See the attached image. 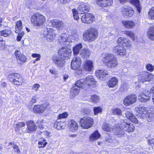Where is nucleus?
<instances>
[{
	"mask_svg": "<svg viewBox=\"0 0 154 154\" xmlns=\"http://www.w3.org/2000/svg\"><path fill=\"white\" fill-rule=\"evenodd\" d=\"M13 147L15 152H17V153L20 152V150L19 149V147L17 145H14Z\"/></svg>",
	"mask_w": 154,
	"mask_h": 154,
	"instance_id": "e2e57ef3",
	"label": "nucleus"
},
{
	"mask_svg": "<svg viewBox=\"0 0 154 154\" xmlns=\"http://www.w3.org/2000/svg\"><path fill=\"white\" fill-rule=\"evenodd\" d=\"M118 82V80L116 78L112 77L109 79L107 84L109 88H113L117 85Z\"/></svg>",
	"mask_w": 154,
	"mask_h": 154,
	"instance_id": "2f4dec72",
	"label": "nucleus"
},
{
	"mask_svg": "<svg viewBox=\"0 0 154 154\" xmlns=\"http://www.w3.org/2000/svg\"><path fill=\"white\" fill-rule=\"evenodd\" d=\"M147 34L149 38L154 40V26H151L148 28Z\"/></svg>",
	"mask_w": 154,
	"mask_h": 154,
	"instance_id": "7c9ffc66",
	"label": "nucleus"
},
{
	"mask_svg": "<svg viewBox=\"0 0 154 154\" xmlns=\"http://www.w3.org/2000/svg\"><path fill=\"white\" fill-rule=\"evenodd\" d=\"M102 109L100 107H94L93 109V110L95 115H97L98 114L101 113Z\"/></svg>",
	"mask_w": 154,
	"mask_h": 154,
	"instance_id": "864d4df0",
	"label": "nucleus"
},
{
	"mask_svg": "<svg viewBox=\"0 0 154 154\" xmlns=\"http://www.w3.org/2000/svg\"><path fill=\"white\" fill-rule=\"evenodd\" d=\"M81 62V60L79 57L74 58L71 62V68L74 70L79 69L80 66Z\"/></svg>",
	"mask_w": 154,
	"mask_h": 154,
	"instance_id": "2eb2a0df",
	"label": "nucleus"
},
{
	"mask_svg": "<svg viewBox=\"0 0 154 154\" xmlns=\"http://www.w3.org/2000/svg\"><path fill=\"white\" fill-rule=\"evenodd\" d=\"M124 33L130 37L133 41L135 40V38L134 34L132 31L130 30H126L124 32Z\"/></svg>",
	"mask_w": 154,
	"mask_h": 154,
	"instance_id": "c03bdc74",
	"label": "nucleus"
},
{
	"mask_svg": "<svg viewBox=\"0 0 154 154\" xmlns=\"http://www.w3.org/2000/svg\"><path fill=\"white\" fill-rule=\"evenodd\" d=\"M18 34L17 36V40L18 42L20 41L22 38V37L24 35V32H21L18 33Z\"/></svg>",
	"mask_w": 154,
	"mask_h": 154,
	"instance_id": "13d9d810",
	"label": "nucleus"
},
{
	"mask_svg": "<svg viewBox=\"0 0 154 154\" xmlns=\"http://www.w3.org/2000/svg\"><path fill=\"white\" fill-rule=\"evenodd\" d=\"M50 72L53 75H55L57 74V71H56L55 69H51L50 70Z\"/></svg>",
	"mask_w": 154,
	"mask_h": 154,
	"instance_id": "774afa93",
	"label": "nucleus"
},
{
	"mask_svg": "<svg viewBox=\"0 0 154 154\" xmlns=\"http://www.w3.org/2000/svg\"><path fill=\"white\" fill-rule=\"evenodd\" d=\"M8 78L12 83L18 85H21L23 82L22 75L17 73L9 74Z\"/></svg>",
	"mask_w": 154,
	"mask_h": 154,
	"instance_id": "39448f33",
	"label": "nucleus"
},
{
	"mask_svg": "<svg viewBox=\"0 0 154 154\" xmlns=\"http://www.w3.org/2000/svg\"><path fill=\"white\" fill-rule=\"evenodd\" d=\"M22 29V23L20 20L17 21L16 23L15 32L16 33H18L20 32Z\"/></svg>",
	"mask_w": 154,
	"mask_h": 154,
	"instance_id": "ea45409f",
	"label": "nucleus"
},
{
	"mask_svg": "<svg viewBox=\"0 0 154 154\" xmlns=\"http://www.w3.org/2000/svg\"><path fill=\"white\" fill-rule=\"evenodd\" d=\"M146 68L147 70L150 72H152L154 70V66L151 64L148 63L146 66Z\"/></svg>",
	"mask_w": 154,
	"mask_h": 154,
	"instance_id": "5fc2aeb1",
	"label": "nucleus"
},
{
	"mask_svg": "<svg viewBox=\"0 0 154 154\" xmlns=\"http://www.w3.org/2000/svg\"><path fill=\"white\" fill-rule=\"evenodd\" d=\"M102 128L104 130L107 132L110 131L111 129V125L106 123L103 124Z\"/></svg>",
	"mask_w": 154,
	"mask_h": 154,
	"instance_id": "de8ad7c7",
	"label": "nucleus"
},
{
	"mask_svg": "<svg viewBox=\"0 0 154 154\" xmlns=\"http://www.w3.org/2000/svg\"><path fill=\"white\" fill-rule=\"evenodd\" d=\"M100 137V134L98 132L96 131L92 134L90 136V140L91 141L93 142L97 140Z\"/></svg>",
	"mask_w": 154,
	"mask_h": 154,
	"instance_id": "72a5a7b5",
	"label": "nucleus"
},
{
	"mask_svg": "<svg viewBox=\"0 0 154 154\" xmlns=\"http://www.w3.org/2000/svg\"><path fill=\"white\" fill-rule=\"evenodd\" d=\"M11 31L9 29H4L0 32V35L7 37L11 33Z\"/></svg>",
	"mask_w": 154,
	"mask_h": 154,
	"instance_id": "49530a36",
	"label": "nucleus"
},
{
	"mask_svg": "<svg viewBox=\"0 0 154 154\" xmlns=\"http://www.w3.org/2000/svg\"><path fill=\"white\" fill-rule=\"evenodd\" d=\"M148 143L149 145L151 146H152L153 144L154 145V139L148 140Z\"/></svg>",
	"mask_w": 154,
	"mask_h": 154,
	"instance_id": "69168bd1",
	"label": "nucleus"
},
{
	"mask_svg": "<svg viewBox=\"0 0 154 154\" xmlns=\"http://www.w3.org/2000/svg\"><path fill=\"white\" fill-rule=\"evenodd\" d=\"M51 23L53 26L58 30H63L64 26L63 22L58 19H55L51 21Z\"/></svg>",
	"mask_w": 154,
	"mask_h": 154,
	"instance_id": "412c9836",
	"label": "nucleus"
},
{
	"mask_svg": "<svg viewBox=\"0 0 154 154\" xmlns=\"http://www.w3.org/2000/svg\"><path fill=\"white\" fill-rule=\"evenodd\" d=\"M68 128L69 131L74 132L77 131L78 125L76 121L73 119H70L68 122Z\"/></svg>",
	"mask_w": 154,
	"mask_h": 154,
	"instance_id": "dca6fc26",
	"label": "nucleus"
},
{
	"mask_svg": "<svg viewBox=\"0 0 154 154\" xmlns=\"http://www.w3.org/2000/svg\"><path fill=\"white\" fill-rule=\"evenodd\" d=\"M125 115L126 117L131 122L135 124L138 123V120L135 118L131 111H127L125 113Z\"/></svg>",
	"mask_w": 154,
	"mask_h": 154,
	"instance_id": "bb28decb",
	"label": "nucleus"
},
{
	"mask_svg": "<svg viewBox=\"0 0 154 154\" xmlns=\"http://www.w3.org/2000/svg\"><path fill=\"white\" fill-rule=\"evenodd\" d=\"M126 85L125 84L122 85L121 86L120 89L121 91H125L126 90Z\"/></svg>",
	"mask_w": 154,
	"mask_h": 154,
	"instance_id": "0e129e2a",
	"label": "nucleus"
},
{
	"mask_svg": "<svg viewBox=\"0 0 154 154\" xmlns=\"http://www.w3.org/2000/svg\"><path fill=\"white\" fill-rule=\"evenodd\" d=\"M15 54L17 59L23 62L26 61L27 58L23 54L21 53L20 51H16L15 52Z\"/></svg>",
	"mask_w": 154,
	"mask_h": 154,
	"instance_id": "c85d7f7f",
	"label": "nucleus"
},
{
	"mask_svg": "<svg viewBox=\"0 0 154 154\" xmlns=\"http://www.w3.org/2000/svg\"><path fill=\"white\" fill-rule=\"evenodd\" d=\"M47 142H43L40 141L38 142V144L39 145H41V146L40 147H43L46 146V144H47Z\"/></svg>",
	"mask_w": 154,
	"mask_h": 154,
	"instance_id": "052dcab7",
	"label": "nucleus"
},
{
	"mask_svg": "<svg viewBox=\"0 0 154 154\" xmlns=\"http://www.w3.org/2000/svg\"><path fill=\"white\" fill-rule=\"evenodd\" d=\"M44 123L43 120L42 119L38 120L36 122L37 125L41 130H43L44 128Z\"/></svg>",
	"mask_w": 154,
	"mask_h": 154,
	"instance_id": "09e8293b",
	"label": "nucleus"
},
{
	"mask_svg": "<svg viewBox=\"0 0 154 154\" xmlns=\"http://www.w3.org/2000/svg\"><path fill=\"white\" fill-rule=\"evenodd\" d=\"M69 33L70 35L72 36L75 40L79 38V35L76 29L74 28H71L70 29Z\"/></svg>",
	"mask_w": 154,
	"mask_h": 154,
	"instance_id": "e433bc0d",
	"label": "nucleus"
},
{
	"mask_svg": "<svg viewBox=\"0 0 154 154\" xmlns=\"http://www.w3.org/2000/svg\"><path fill=\"white\" fill-rule=\"evenodd\" d=\"M152 78V76L151 73L144 72L139 76L138 79L140 82L143 83L146 81H150Z\"/></svg>",
	"mask_w": 154,
	"mask_h": 154,
	"instance_id": "9d476101",
	"label": "nucleus"
},
{
	"mask_svg": "<svg viewBox=\"0 0 154 154\" xmlns=\"http://www.w3.org/2000/svg\"><path fill=\"white\" fill-rule=\"evenodd\" d=\"M95 74L97 77L101 80L104 77L108 75V72L106 70L101 69L96 71Z\"/></svg>",
	"mask_w": 154,
	"mask_h": 154,
	"instance_id": "a878e982",
	"label": "nucleus"
},
{
	"mask_svg": "<svg viewBox=\"0 0 154 154\" xmlns=\"http://www.w3.org/2000/svg\"><path fill=\"white\" fill-rule=\"evenodd\" d=\"M52 60L55 65L59 68L63 67L66 63V59L64 57L59 55L53 56Z\"/></svg>",
	"mask_w": 154,
	"mask_h": 154,
	"instance_id": "6e6552de",
	"label": "nucleus"
},
{
	"mask_svg": "<svg viewBox=\"0 0 154 154\" xmlns=\"http://www.w3.org/2000/svg\"><path fill=\"white\" fill-rule=\"evenodd\" d=\"M32 24L35 27L39 28L45 23L46 19L42 14H35L33 15L31 18Z\"/></svg>",
	"mask_w": 154,
	"mask_h": 154,
	"instance_id": "20e7f679",
	"label": "nucleus"
},
{
	"mask_svg": "<svg viewBox=\"0 0 154 154\" xmlns=\"http://www.w3.org/2000/svg\"><path fill=\"white\" fill-rule=\"evenodd\" d=\"M71 91L75 95H77L79 92L80 88H79L75 85V86H74L72 88Z\"/></svg>",
	"mask_w": 154,
	"mask_h": 154,
	"instance_id": "8fccbe9b",
	"label": "nucleus"
},
{
	"mask_svg": "<svg viewBox=\"0 0 154 154\" xmlns=\"http://www.w3.org/2000/svg\"><path fill=\"white\" fill-rule=\"evenodd\" d=\"M83 111L85 114H88L90 113V110L88 108H85L83 109Z\"/></svg>",
	"mask_w": 154,
	"mask_h": 154,
	"instance_id": "680f3d73",
	"label": "nucleus"
},
{
	"mask_svg": "<svg viewBox=\"0 0 154 154\" xmlns=\"http://www.w3.org/2000/svg\"><path fill=\"white\" fill-rule=\"evenodd\" d=\"M82 44L79 43L74 47L73 49L74 54H77L79 53L80 50L82 48Z\"/></svg>",
	"mask_w": 154,
	"mask_h": 154,
	"instance_id": "a19ab883",
	"label": "nucleus"
},
{
	"mask_svg": "<svg viewBox=\"0 0 154 154\" xmlns=\"http://www.w3.org/2000/svg\"><path fill=\"white\" fill-rule=\"evenodd\" d=\"M47 108L45 104L35 105L33 109V111L35 113H40L43 112Z\"/></svg>",
	"mask_w": 154,
	"mask_h": 154,
	"instance_id": "5701e85b",
	"label": "nucleus"
},
{
	"mask_svg": "<svg viewBox=\"0 0 154 154\" xmlns=\"http://www.w3.org/2000/svg\"><path fill=\"white\" fill-rule=\"evenodd\" d=\"M103 61L105 66L108 68L112 69L116 67L118 62L116 57L112 54L107 53L105 54Z\"/></svg>",
	"mask_w": 154,
	"mask_h": 154,
	"instance_id": "f03ea898",
	"label": "nucleus"
},
{
	"mask_svg": "<svg viewBox=\"0 0 154 154\" xmlns=\"http://www.w3.org/2000/svg\"><path fill=\"white\" fill-rule=\"evenodd\" d=\"M64 122H56L54 124V127L57 130H60L61 129L64 128Z\"/></svg>",
	"mask_w": 154,
	"mask_h": 154,
	"instance_id": "4c0bfd02",
	"label": "nucleus"
},
{
	"mask_svg": "<svg viewBox=\"0 0 154 154\" xmlns=\"http://www.w3.org/2000/svg\"><path fill=\"white\" fill-rule=\"evenodd\" d=\"M137 96L134 95H131L127 96L123 100V103L126 106H128L135 102Z\"/></svg>",
	"mask_w": 154,
	"mask_h": 154,
	"instance_id": "ddd939ff",
	"label": "nucleus"
},
{
	"mask_svg": "<svg viewBox=\"0 0 154 154\" xmlns=\"http://www.w3.org/2000/svg\"><path fill=\"white\" fill-rule=\"evenodd\" d=\"M146 118L148 122H150L154 119V113L148 112L146 114L145 118Z\"/></svg>",
	"mask_w": 154,
	"mask_h": 154,
	"instance_id": "79ce46f5",
	"label": "nucleus"
},
{
	"mask_svg": "<svg viewBox=\"0 0 154 154\" xmlns=\"http://www.w3.org/2000/svg\"><path fill=\"white\" fill-rule=\"evenodd\" d=\"M40 86V85L39 84H35L33 86L32 89L35 91H37L38 89L39 88Z\"/></svg>",
	"mask_w": 154,
	"mask_h": 154,
	"instance_id": "bf43d9fd",
	"label": "nucleus"
},
{
	"mask_svg": "<svg viewBox=\"0 0 154 154\" xmlns=\"http://www.w3.org/2000/svg\"><path fill=\"white\" fill-rule=\"evenodd\" d=\"M85 83L86 85H93V87L96 84V82L93 77L91 75H88L86 77Z\"/></svg>",
	"mask_w": 154,
	"mask_h": 154,
	"instance_id": "cd10ccee",
	"label": "nucleus"
},
{
	"mask_svg": "<svg viewBox=\"0 0 154 154\" xmlns=\"http://www.w3.org/2000/svg\"><path fill=\"white\" fill-rule=\"evenodd\" d=\"M122 23L124 27L128 29L134 28L137 24L136 22L129 20L122 21Z\"/></svg>",
	"mask_w": 154,
	"mask_h": 154,
	"instance_id": "aec40b11",
	"label": "nucleus"
},
{
	"mask_svg": "<svg viewBox=\"0 0 154 154\" xmlns=\"http://www.w3.org/2000/svg\"><path fill=\"white\" fill-rule=\"evenodd\" d=\"M58 55L64 57V58H69L71 56L72 51L67 47H63L58 50Z\"/></svg>",
	"mask_w": 154,
	"mask_h": 154,
	"instance_id": "1a4fd4ad",
	"label": "nucleus"
},
{
	"mask_svg": "<svg viewBox=\"0 0 154 154\" xmlns=\"http://www.w3.org/2000/svg\"><path fill=\"white\" fill-rule=\"evenodd\" d=\"M68 115V114L66 112H64L62 114H60L58 116V119H61L65 118L67 117Z\"/></svg>",
	"mask_w": 154,
	"mask_h": 154,
	"instance_id": "4d7b16f0",
	"label": "nucleus"
},
{
	"mask_svg": "<svg viewBox=\"0 0 154 154\" xmlns=\"http://www.w3.org/2000/svg\"><path fill=\"white\" fill-rule=\"evenodd\" d=\"M94 19V17L93 14H88L82 16L81 17L82 22L85 23H92Z\"/></svg>",
	"mask_w": 154,
	"mask_h": 154,
	"instance_id": "a211bd4d",
	"label": "nucleus"
},
{
	"mask_svg": "<svg viewBox=\"0 0 154 154\" xmlns=\"http://www.w3.org/2000/svg\"><path fill=\"white\" fill-rule=\"evenodd\" d=\"M149 16L152 19L154 20V7H152L148 12Z\"/></svg>",
	"mask_w": 154,
	"mask_h": 154,
	"instance_id": "3c124183",
	"label": "nucleus"
},
{
	"mask_svg": "<svg viewBox=\"0 0 154 154\" xmlns=\"http://www.w3.org/2000/svg\"><path fill=\"white\" fill-rule=\"evenodd\" d=\"M80 125L82 128L88 129L94 124L93 119L90 117L86 116L81 118L80 121Z\"/></svg>",
	"mask_w": 154,
	"mask_h": 154,
	"instance_id": "423d86ee",
	"label": "nucleus"
},
{
	"mask_svg": "<svg viewBox=\"0 0 154 154\" xmlns=\"http://www.w3.org/2000/svg\"><path fill=\"white\" fill-rule=\"evenodd\" d=\"M97 4L101 7H110L113 3V0H97Z\"/></svg>",
	"mask_w": 154,
	"mask_h": 154,
	"instance_id": "6ab92c4d",
	"label": "nucleus"
},
{
	"mask_svg": "<svg viewBox=\"0 0 154 154\" xmlns=\"http://www.w3.org/2000/svg\"><path fill=\"white\" fill-rule=\"evenodd\" d=\"M43 35L45 37L47 40L49 42L52 41L55 39L56 34L54 30L51 28H45L44 29Z\"/></svg>",
	"mask_w": 154,
	"mask_h": 154,
	"instance_id": "0eeeda50",
	"label": "nucleus"
},
{
	"mask_svg": "<svg viewBox=\"0 0 154 154\" xmlns=\"http://www.w3.org/2000/svg\"><path fill=\"white\" fill-rule=\"evenodd\" d=\"M98 36L97 30L92 27L85 31L83 34V39L85 41L91 42L97 38Z\"/></svg>",
	"mask_w": 154,
	"mask_h": 154,
	"instance_id": "7ed1b4c3",
	"label": "nucleus"
},
{
	"mask_svg": "<svg viewBox=\"0 0 154 154\" xmlns=\"http://www.w3.org/2000/svg\"><path fill=\"white\" fill-rule=\"evenodd\" d=\"M69 36L67 34L63 33L59 37V40L60 44L62 45H64V43L65 42H69V40L68 39Z\"/></svg>",
	"mask_w": 154,
	"mask_h": 154,
	"instance_id": "c756f323",
	"label": "nucleus"
},
{
	"mask_svg": "<svg viewBox=\"0 0 154 154\" xmlns=\"http://www.w3.org/2000/svg\"><path fill=\"white\" fill-rule=\"evenodd\" d=\"M90 54V50L88 49H83L81 50L79 53L80 56L84 58L88 57Z\"/></svg>",
	"mask_w": 154,
	"mask_h": 154,
	"instance_id": "473e14b6",
	"label": "nucleus"
},
{
	"mask_svg": "<svg viewBox=\"0 0 154 154\" xmlns=\"http://www.w3.org/2000/svg\"><path fill=\"white\" fill-rule=\"evenodd\" d=\"M121 12L124 16L131 17L134 13L132 8L127 6L122 7L121 8Z\"/></svg>",
	"mask_w": 154,
	"mask_h": 154,
	"instance_id": "4468645a",
	"label": "nucleus"
},
{
	"mask_svg": "<svg viewBox=\"0 0 154 154\" xmlns=\"http://www.w3.org/2000/svg\"><path fill=\"white\" fill-rule=\"evenodd\" d=\"M78 9L80 14H83L89 11V7L87 3H82L79 6Z\"/></svg>",
	"mask_w": 154,
	"mask_h": 154,
	"instance_id": "b1692460",
	"label": "nucleus"
},
{
	"mask_svg": "<svg viewBox=\"0 0 154 154\" xmlns=\"http://www.w3.org/2000/svg\"><path fill=\"white\" fill-rule=\"evenodd\" d=\"M122 111L120 109L118 108H115L112 109V113L118 116H122Z\"/></svg>",
	"mask_w": 154,
	"mask_h": 154,
	"instance_id": "a18cd8bd",
	"label": "nucleus"
},
{
	"mask_svg": "<svg viewBox=\"0 0 154 154\" xmlns=\"http://www.w3.org/2000/svg\"><path fill=\"white\" fill-rule=\"evenodd\" d=\"M94 68L93 62L90 60H87L83 62V68L85 71L90 72Z\"/></svg>",
	"mask_w": 154,
	"mask_h": 154,
	"instance_id": "f3484780",
	"label": "nucleus"
},
{
	"mask_svg": "<svg viewBox=\"0 0 154 154\" xmlns=\"http://www.w3.org/2000/svg\"><path fill=\"white\" fill-rule=\"evenodd\" d=\"M129 2L133 4L136 7L138 12H140L141 8L139 4L140 2L138 0H129Z\"/></svg>",
	"mask_w": 154,
	"mask_h": 154,
	"instance_id": "c9c22d12",
	"label": "nucleus"
},
{
	"mask_svg": "<svg viewBox=\"0 0 154 154\" xmlns=\"http://www.w3.org/2000/svg\"><path fill=\"white\" fill-rule=\"evenodd\" d=\"M16 125L17 128L15 129V131L17 134H21V133L19 132L20 128L24 127L25 125V124L23 122H19Z\"/></svg>",
	"mask_w": 154,
	"mask_h": 154,
	"instance_id": "37998d69",
	"label": "nucleus"
},
{
	"mask_svg": "<svg viewBox=\"0 0 154 154\" xmlns=\"http://www.w3.org/2000/svg\"><path fill=\"white\" fill-rule=\"evenodd\" d=\"M75 85L76 86L80 88H84L85 86H86L85 79H81L77 81L76 82Z\"/></svg>",
	"mask_w": 154,
	"mask_h": 154,
	"instance_id": "f704fd0d",
	"label": "nucleus"
},
{
	"mask_svg": "<svg viewBox=\"0 0 154 154\" xmlns=\"http://www.w3.org/2000/svg\"><path fill=\"white\" fill-rule=\"evenodd\" d=\"M5 44V42L2 38H0V47H3Z\"/></svg>",
	"mask_w": 154,
	"mask_h": 154,
	"instance_id": "338daca9",
	"label": "nucleus"
},
{
	"mask_svg": "<svg viewBox=\"0 0 154 154\" xmlns=\"http://www.w3.org/2000/svg\"><path fill=\"white\" fill-rule=\"evenodd\" d=\"M26 124L27 127V132L30 133L35 131L36 129V127L34 122L32 121H28Z\"/></svg>",
	"mask_w": 154,
	"mask_h": 154,
	"instance_id": "393cba45",
	"label": "nucleus"
},
{
	"mask_svg": "<svg viewBox=\"0 0 154 154\" xmlns=\"http://www.w3.org/2000/svg\"><path fill=\"white\" fill-rule=\"evenodd\" d=\"M115 128V129H113V130L118 135H123L126 132H132L135 130L133 125L127 122L125 120H121L119 123L116 125Z\"/></svg>",
	"mask_w": 154,
	"mask_h": 154,
	"instance_id": "f257e3e1",
	"label": "nucleus"
},
{
	"mask_svg": "<svg viewBox=\"0 0 154 154\" xmlns=\"http://www.w3.org/2000/svg\"><path fill=\"white\" fill-rule=\"evenodd\" d=\"M120 45L114 47L113 50L118 55L120 56L124 55L126 53L125 49Z\"/></svg>",
	"mask_w": 154,
	"mask_h": 154,
	"instance_id": "4be33fe9",
	"label": "nucleus"
},
{
	"mask_svg": "<svg viewBox=\"0 0 154 154\" xmlns=\"http://www.w3.org/2000/svg\"><path fill=\"white\" fill-rule=\"evenodd\" d=\"M117 43L118 45H122L123 47L127 48H129L131 47L132 44L131 41L126 38L121 37L118 38Z\"/></svg>",
	"mask_w": 154,
	"mask_h": 154,
	"instance_id": "9b49d317",
	"label": "nucleus"
},
{
	"mask_svg": "<svg viewBox=\"0 0 154 154\" xmlns=\"http://www.w3.org/2000/svg\"><path fill=\"white\" fill-rule=\"evenodd\" d=\"M147 108L143 106H139L135 109V110L138 113L137 115L140 118L145 119L146 114L148 113Z\"/></svg>",
	"mask_w": 154,
	"mask_h": 154,
	"instance_id": "f8f14e48",
	"label": "nucleus"
},
{
	"mask_svg": "<svg viewBox=\"0 0 154 154\" xmlns=\"http://www.w3.org/2000/svg\"><path fill=\"white\" fill-rule=\"evenodd\" d=\"M105 141L106 143H109L112 144L117 142L114 138H112L109 135L105 137Z\"/></svg>",
	"mask_w": 154,
	"mask_h": 154,
	"instance_id": "58836bf2",
	"label": "nucleus"
},
{
	"mask_svg": "<svg viewBox=\"0 0 154 154\" xmlns=\"http://www.w3.org/2000/svg\"><path fill=\"white\" fill-rule=\"evenodd\" d=\"M100 100L99 97L96 95H93L91 96V100L93 102H97Z\"/></svg>",
	"mask_w": 154,
	"mask_h": 154,
	"instance_id": "603ef678",
	"label": "nucleus"
},
{
	"mask_svg": "<svg viewBox=\"0 0 154 154\" xmlns=\"http://www.w3.org/2000/svg\"><path fill=\"white\" fill-rule=\"evenodd\" d=\"M32 57L34 58H37L33 61V63H35V62L36 61H38L40 60L41 56L40 54H32Z\"/></svg>",
	"mask_w": 154,
	"mask_h": 154,
	"instance_id": "6e6d98bb",
	"label": "nucleus"
}]
</instances>
